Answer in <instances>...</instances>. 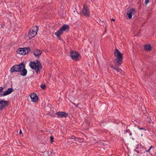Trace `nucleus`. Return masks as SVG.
<instances>
[{
    "mask_svg": "<svg viewBox=\"0 0 156 156\" xmlns=\"http://www.w3.org/2000/svg\"><path fill=\"white\" fill-rule=\"evenodd\" d=\"M30 67L33 69H35L37 73L42 68L41 65L39 61L37 60L36 62H31L29 63Z\"/></svg>",
    "mask_w": 156,
    "mask_h": 156,
    "instance_id": "nucleus-1",
    "label": "nucleus"
},
{
    "mask_svg": "<svg viewBox=\"0 0 156 156\" xmlns=\"http://www.w3.org/2000/svg\"><path fill=\"white\" fill-rule=\"evenodd\" d=\"M114 55L116 57L115 61L119 65H121L122 61V55L117 49H115L114 51Z\"/></svg>",
    "mask_w": 156,
    "mask_h": 156,
    "instance_id": "nucleus-2",
    "label": "nucleus"
},
{
    "mask_svg": "<svg viewBox=\"0 0 156 156\" xmlns=\"http://www.w3.org/2000/svg\"><path fill=\"white\" fill-rule=\"evenodd\" d=\"M23 63H21L19 65H14L10 69V72L13 73L14 72H21L23 69L24 68Z\"/></svg>",
    "mask_w": 156,
    "mask_h": 156,
    "instance_id": "nucleus-3",
    "label": "nucleus"
},
{
    "mask_svg": "<svg viewBox=\"0 0 156 156\" xmlns=\"http://www.w3.org/2000/svg\"><path fill=\"white\" fill-rule=\"evenodd\" d=\"M38 27L37 26L33 27L28 33V37L30 39L34 37L37 34Z\"/></svg>",
    "mask_w": 156,
    "mask_h": 156,
    "instance_id": "nucleus-4",
    "label": "nucleus"
},
{
    "mask_svg": "<svg viewBox=\"0 0 156 156\" xmlns=\"http://www.w3.org/2000/svg\"><path fill=\"white\" fill-rule=\"evenodd\" d=\"M70 56L74 60H79L80 57V54L76 51H72L70 52Z\"/></svg>",
    "mask_w": 156,
    "mask_h": 156,
    "instance_id": "nucleus-5",
    "label": "nucleus"
},
{
    "mask_svg": "<svg viewBox=\"0 0 156 156\" xmlns=\"http://www.w3.org/2000/svg\"><path fill=\"white\" fill-rule=\"evenodd\" d=\"M30 50V48L29 47H25L20 48L17 51L18 53L22 55L27 54Z\"/></svg>",
    "mask_w": 156,
    "mask_h": 156,
    "instance_id": "nucleus-6",
    "label": "nucleus"
},
{
    "mask_svg": "<svg viewBox=\"0 0 156 156\" xmlns=\"http://www.w3.org/2000/svg\"><path fill=\"white\" fill-rule=\"evenodd\" d=\"M82 12L83 14L86 16H89L90 14V12L88 7L85 5L83 6Z\"/></svg>",
    "mask_w": 156,
    "mask_h": 156,
    "instance_id": "nucleus-7",
    "label": "nucleus"
},
{
    "mask_svg": "<svg viewBox=\"0 0 156 156\" xmlns=\"http://www.w3.org/2000/svg\"><path fill=\"white\" fill-rule=\"evenodd\" d=\"M136 12L134 9H131L129 10L127 12V15L129 19H131L132 18V15L134 14Z\"/></svg>",
    "mask_w": 156,
    "mask_h": 156,
    "instance_id": "nucleus-8",
    "label": "nucleus"
},
{
    "mask_svg": "<svg viewBox=\"0 0 156 156\" xmlns=\"http://www.w3.org/2000/svg\"><path fill=\"white\" fill-rule=\"evenodd\" d=\"M8 105L7 102L2 100L0 101V110H2L4 109L5 107Z\"/></svg>",
    "mask_w": 156,
    "mask_h": 156,
    "instance_id": "nucleus-9",
    "label": "nucleus"
},
{
    "mask_svg": "<svg viewBox=\"0 0 156 156\" xmlns=\"http://www.w3.org/2000/svg\"><path fill=\"white\" fill-rule=\"evenodd\" d=\"M56 114L58 117L62 118L63 117L66 118L68 115L67 113L63 112H57Z\"/></svg>",
    "mask_w": 156,
    "mask_h": 156,
    "instance_id": "nucleus-10",
    "label": "nucleus"
},
{
    "mask_svg": "<svg viewBox=\"0 0 156 156\" xmlns=\"http://www.w3.org/2000/svg\"><path fill=\"white\" fill-rule=\"evenodd\" d=\"M12 91V88H10L8 89L7 90L5 91L2 94H0V97H2L3 96H5L8 95L10 94Z\"/></svg>",
    "mask_w": 156,
    "mask_h": 156,
    "instance_id": "nucleus-11",
    "label": "nucleus"
},
{
    "mask_svg": "<svg viewBox=\"0 0 156 156\" xmlns=\"http://www.w3.org/2000/svg\"><path fill=\"white\" fill-rule=\"evenodd\" d=\"M32 101L33 102H36L38 100V97L35 93H33L30 95Z\"/></svg>",
    "mask_w": 156,
    "mask_h": 156,
    "instance_id": "nucleus-12",
    "label": "nucleus"
},
{
    "mask_svg": "<svg viewBox=\"0 0 156 156\" xmlns=\"http://www.w3.org/2000/svg\"><path fill=\"white\" fill-rule=\"evenodd\" d=\"M42 53V51L41 50L38 49L35 50L34 52V53L35 55L37 57L41 55Z\"/></svg>",
    "mask_w": 156,
    "mask_h": 156,
    "instance_id": "nucleus-13",
    "label": "nucleus"
},
{
    "mask_svg": "<svg viewBox=\"0 0 156 156\" xmlns=\"http://www.w3.org/2000/svg\"><path fill=\"white\" fill-rule=\"evenodd\" d=\"M60 28L62 30L63 32H64L69 30V27L67 25L65 24L63 25Z\"/></svg>",
    "mask_w": 156,
    "mask_h": 156,
    "instance_id": "nucleus-14",
    "label": "nucleus"
},
{
    "mask_svg": "<svg viewBox=\"0 0 156 156\" xmlns=\"http://www.w3.org/2000/svg\"><path fill=\"white\" fill-rule=\"evenodd\" d=\"M63 31L61 29V28H60L58 31H57L55 33V34L58 37H60V36L63 34Z\"/></svg>",
    "mask_w": 156,
    "mask_h": 156,
    "instance_id": "nucleus-15",
    "label": "nucleus"
},
{
    "mask_svg": "<svg viewBox=\"0 0 156 156\" xmlns=\"http://www.w3.org/2000/svg\"><path fill=\"white\" fill-rule=\"evenodd\" d=\"M145 49L147 51H150L152 49V47L149 44H146L144 46Z\"/></svg>",
    "mask_w": 156,
    "mask_h": 156,
    "instance_id": "nucleus-16",
    "label": "nucleus"
},
{
    "mask_svg": "<svg viewBox=\"0 0 156 156\" xmlns=\"http://www.w3.org/2000/svg\"><path fill=\"white\" fill-rule=\"evenodd\" d=\"M21 72V74L22 75L25 76L27 75V71L26 69L24 68Z\"/></svg>",
    "mask_w": 156,
    "mask_h": 156,
    "instance_id": "nucleus-17",
    "label": "nucleus"
},
{
    "mask_svg": "<svg viewBox=\"0 0 156 156\" xmlns=\"http://www.w3.org/2000/svg\"><path fill=\"white\" fill-rule=\"evenodd\" d=\"M154 147H153V146H151L150 147V148H149V149L147 150H146V152H148V153H150V150L152 149V148H154Z\"/></svg>",
    "mask_w": 156,
    "mask_h": 156,
    "instance_id": "nucleus-18",
    "label": "nucleus"
},
{
    "mask_svg": "<svg viewBox=\"0 0 156 156\" xmlns=\"http://www.w3.org/2000/svg\"><path fill=\"white\" fill-rule=\"evenodd\" d=\"M40 87L43 89H45L46 87V86L44 84H42L41 85Z\"/></svg>",
    "mask_w": 156,
    "mask_h": 156,
    "instance_id": "nucleus-19",
    "label": "nucleus"
},
{
    "mask_svg": "<svg viewBox=\"0 0 156 156\" xmlns=\"http://www.w3.org/2000/svg\"><path fill=\"white\" fill-rule=\"evenodd\" d=\"M71 138L72 139L74 140L75 141H77V140H76L77 139V138H76V137L74 136H71Z\"/></svg>",
    "mask_w": 156,
    "mask_h": 156,
    "instance_id": "nucleus-20",
    "label": "nucleus"
},
{
    "mask_svg": "<svg viewBox=\"0 0 156 156\" xmlns=\"http://www.w3.org/2000/svg\"><path fill=\"white\" fill-rule=\"evenodd\" d=\"M115 70L117 71V72H119L120 73L122 71V70L120 69H118L116 68Z\"/></svg>",
    "mask_w": 156,
    "mask_h": 156,
    "instance_id": "nucleus-21",
    "label": "nucleus"
},
{
    "mask_svg": "<svg viewBox=\"0 0 156 156\" xmlns=\"http://www.w3.org/2000/svg\"><path fill=\"white\" fill-rule=\"evenodd\" d=\"M4 88L2 87H0V93L2 92V91L3 90ZM0 94H2V93H0Z\"/></svg>",
    "mask_w": 156,
    "mask_h": 156,
    "instance_id": "nucleus-22",
    "label": "nucleus"
},
{
    "mask_svg": "<svg viewBox=\"0 0 156 156\" xmlns=\"http://www.w3.org/2000/svg\"><path fill=\"white\" fill-rule=\"evenodd\" d=\"M50 138V139H51V142H52L53 141L54 138L52 136H51Z\"/></svg>",
    "mask_w": 156,
    "mask_h": 156,
    "instance_id": "nucleus-23",
    "label": "nucleus"
},
{
    "mask_svg": "<svg viewBox=\"0 0 156 156\" xmlns=\"http://www.w3.org/2000/svg\"><path fill=\"white\" fill-rule=\"evenodd\" d=\"M149 2V0H145V4L147 5Z\"/></svg>",
    "mask_w": 156,
    "mask_h": 156,
    "instance_id": "nucleus-24",
    "label": "nucleus"
},
{
    "mask_svg": "<svg viewBox=\"0 0 156 156\" xmlns=\"http://www.w3.org/2000/svg\"><path fill=\"white\" fill-rule=\"evenodd\" d=\"M111 68H112L113 69H115L116 67H115V66H111Z\"/></svg>",
    "mask_w": 156,
    "mask_h": 156,
    "instance_id": "nucleus-25",
    "label": "nucleus"
},
{
    "mask_svg": "<svg viewBox=\"0 0 156 156\" xmlns=\"http://www.w3.org/2000/svg\"><path fill=\"white\" fill-rule=\"evenodd\" d=\"M135 151H136L137 153H139V151H138V150H135Z\"/></svg>",
    "mask_w": 156,
    "mask_h": 156,
    "instance_id": "nucleus-26",
    "label": "nucleus"
},
{
    "mask_svg": "<svg viewBox=\"0 0 156 156\" xmlns=\"http://www.w3.org/2000/svg\"><path fill=\"white\" fill-rule=\"evenodd\" d=\"M22 133V131L21 130H20V134H21Z\"/></svg>",
    "mask_w": 156,
    "mask_h": 156,
    "instance_id": "nucleus-27",
    "label": "nucleus"
},
{
    "mask_svg": "<svg viewBox=\"0 0 156 156\" xmlns=\"http://www.w3.org/2000/svg\"><path fill=\"white\" fill-rule=\"evenodd\" d=\"M111 20L112 21H115V20L114 19H111Z\"/></svg>",
    "mask_w": 156,
    "mask_h": 156,
    "instance_id": "nucleus-28",
    "label": "nucleus"
}]
</instances>
